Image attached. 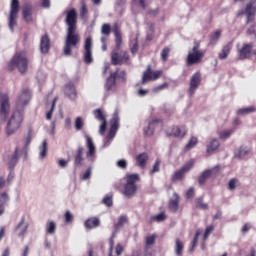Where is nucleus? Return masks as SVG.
Returning <instances> with one entry per match:
<instances>
[{"label": "nucleus", "mask_w": 256, "mask_h": 256, "mask_svg": "<svg viewBox=\"0 0 256 256\" xmlns=\"http://www.w3.org/2000/svg\"><path fill=\"white\" fill-rule=\"evenodd\" d=\"M28 68L29 60H27V57H25V54H23V52H16L7 64L8 71H15V69H18L21 75L27 73Z\"/></svg>", "instance_id": "1"}, {"label": "nucleus", "mask_w": 256, "mask_h": 256, "mask_svg": "<svg viewBox=\"0 0 256 256\" xmlns=\"http://www.w3.org/2000/svg\"><path fill=\"white\" fill-rule=\"evenodd\" d=\"M81 37L77 33V28L67 29L65 44L63 48V54L65 57H71L73 55V48L79 45Z\"/></svg>", "instance_id": "2"}, {"label": "nucleus", "mask_w": 256, "mask_h": 256, "mask_svg": "<svg viewBox=\"0 0 256 256\" xmlns=\"http://www.w3.org/2000/svg\"><path fill=\"white\" fill-rule=\"evenodd\" d=\"M141 181L139 174H128L126 175V183L124 185L123 195L127 199L135 197L137 194V182Z\"/></svg>", "instance_id": "3"}, {"label": "nucleus", "mask_w": 256, "mask_h": 256, "mask_svg": "<svg viewBox=\"0 0 256 256\" xmlns=\"http://www.w3.org/2000/svg\"><path fill=\"white\" fill-rule=\"evenodd\" d=\"M23 116V110H17L11 115L6 125L7 137H11V135H14L15 132L19 129V127H21V123H23Z\"/></svg>", "instance_id": "4"}, {"label": "nucleus", "mask_w": 256, "mask_h": 256, "mask_svg": "<svg viewBox=\"0 0 256 256\" xmlns=\"http://www.w3.org/2000/svg\"><path fill=\"white\" fill-rule=\"evenodd\" d=\"M199 47H201V43L199 41H195L194 46L192 48V52H189L187 56L188 67H191V65H197L201 63V61H203V57H205V53L199 50Z\"/></svg>", "instance_id": "5"}, {"label": "nucleus", "mask_w": 256, "mask_h": 256, "mask_svg": "<svg viewBox=\"0 0 256 256\" xmlns=\"http://www.w3.org/2000/svg\"><path fill=\"white\" fill-rule=\"evenodd\" d=\"M18 17H19V0H12L10 4V14L8 18V27L11 33H15V27H17Z\"/></svg>", "instance_id": "6"}, {"label": "nucleus", "mask_w": 256, "mask_h": 256, "mask_svg": "<svg viewBox=\"0 0 256 256\" xmlns=\"http://www.w3.org/2000/svg\"><path fill=\"white\" fill-rule=\"evenodd\" d=\"M83 61L86 65L93 63V39L91 37L85 39Z\"/></svg>", "instance_id": "7"}, {"label": "nucleus", "mask_w": 256, "mask_h": 256, "mask_svg": "<svg viewBox=\"0 0 256 256\" xmlns=\"http://www.w3.org/2000/svg\"><path fill=\"white\" fill-rule=\"evenodd\" d=\"M9 111H11V103L9 102V95H0V114L5 121L9 117Z\"/></svg>", "instance_id": "8"}, {"label": "nucleus", "mask_w": 256, "mask_h": 256, "mask_svg": "<svg viewBox=\"0 0 256 256\" xmlns=\"http://www.w3.org/2000/svg\"><path fill=\"white\" fill-rule=\"evenodd\" d=\"M85 153V148H83L82 145H79L77 149L74 152V162H73V167L74 169H81L83 165H85V157H83Z\"/></svg>", "instance_id": "9"}, {"label": "nucleus", "mask_w": 256, "mask_h": 256, "mask_svg": "<svg viewBox=\"0 0 256 256\" xmlns=\"http://www.w3.org/2000/svg\"><path fill=\"white\" fill-rule=\"evenodd\" d=\"M199 85H201V72H196L192 75L190 79L188 95L189 97H193L195 93H197V89H199Z\"/></svg>", "instance_id": "10"}, {"label": "nucleus", "mask_w": 256, "mask_h": 256, "mask_svg": "<svg viewBox=\"0 0 256 256\" xmlns=\"http://www.w3.org/2000/svg\"><path fill=\"white\" fill-rule=\"evenodd\" d=\"M117 131H119V114L115 112L110 120V129L106 139L113 141L115 135H117Z\"/></svg>", "instance_id": "11"}, {"label": "nucleus", "mask_w": 256, "mask_h": 256, "mask_svg": "<svg viewBox=\"0 0 256 256\" xmlns=\"http://www.w3.org/2000/svg\"><path fill=\"white\" fill-rule=\"evenodd\" d=\"M66 14L65 23L68 26L67 29H77V10L71 8L64 12Z\"/></svg>", "instance_id": "12"}, {"label": "nucleus", "mask_w": 256, "mask_h": 256, "mask_svg": "<svg viewBox=\"0 0 256 256\" xmlns=\"http://www.w3.org/2000/svg\"><path fill=\"white\" fill-rule=\"evenodd\" d=\"M31 99V91L29 89L23 90L22 94L19 96L16 102V109L23 111V107H25Z\"/></svg>", "instance_id": "13"}, {"label": "nucleus", "mask_w": 256, "mask_h": 256, "mask_svg": "<svg viewBox=\"0 0 256 256\" xmlns=\"http://www.w3.org/2000/svg\"><path fill=\"white\" fill-rule=\"evenodd\" d=\"M21 157V148L16 147L14 150V153H12L9 157H8V169L9 171H13L15 169V167H17V164L19 163V159Z\"/></svg>", "instance_id": "14"}, {"label": "nucleus", "mask_w": 256, "mask_h": 256, "mask_svg": "<svg viewBox=\"0 0 256 256\" xmlns=\"http://www.w3.org/2000/svg\"><path fill=\"white\" fill-rule=\"evenodd\" d=\"M118 50H114L111 53L112 65H123V63H127L129 61V54L127 51L123 52L120 56Z\"/></svg>", "instance_id": "15"}, {"label": "nucleus", "mask_w": 256, "mask_h": 256, "mask_svg": "<svg viewBox=\"0 0 256 256\" xmlns=\"http://www.w3.org/2000/svg\"><path fill=\"white\" fill-rule=\"evenodd\" d=\"M247 15V21L246 23L249 24L255 19V13H256V7L253 6V2H250L246 5L245 10H241L238 12V17L241 15Z\"/></svg>", "instance_id": "16"}, {"label": "nucleus", "mask_w": 256, "mask_h": 256, "mask_svg": "<svg viewBox=\"0 0 256 256\" xmlns=\"http://www.w3.org/2000/svg\"><path fill=\"white\" fill-rule=\"evenodd\" d=\"M192 168H193V161L187 162L184 166H182L178 171L174 173V175L172 176V181H181L185 173L191 171Z\"/></svg>", "instance_id": "17"}, {"label": "nucleus", "mask_w": 256, "mask_h": 256, "mask_svg": "<svg viewBox=\"0 0 256 256\" xmlns=\"http://www.w3.org/2000/svg\"><path fill=\"white\" fill-rule=\"evenodd\" d=\"M187 135V128L185 126H173L171 131L166 130L167 137H180L183 138Z\"/></svg>", "instance_id": "18"}, {"label": "nucleus", "mask_w": 256, "mask_h": 256, "mask_svg": "<svg viewBox=\"0 0 256 256\" xmlns=\"http://www.w3.org/2000/svg\"><path fill=\"white\" fill-rule=\"evenodd\" d=\"M51 49V39L48 34H44L40 39V52L42 55H47Z\"/></svg>", "instance_id": "19"}, {"label": "nucleus", "mask_w": 256, "mask_h": 256, "mask_svg": "<svg viewBox=\"0 0 256 256\" xmlns=\"http://www.w3.org/2000/svg\"><path fill=\"white\" fill-rule=\"evenodd\" d=\"M22 17L25 22L33 23V6L31 3H26L22 9Z\"/></svg>", "instance_id": "20"}, {"label": "nucleus", "mask_w": 256, "mask_h": 256, "mask_svg": "<svg viewBox=\"0 0 256 256\" xmlns=\"http://www.w3.org/2000/svg\"><path fill=\"white\" fill-rule=\"evenodd\" d=\"M112 31L114 33L115 44H116V48L114 51H119V49H121V45L123 43V38L121 36V30L119 29V24L115 23L112 27Z\"/></svg>", "instance_id": "21"}, {"label": "nucleus", "mask_w": 256, "mask_h": 256, "mask_svg": "<svg viewBox=\"0 0 256 256\" xmlns=\"http://www.w3.org/2000/svg\"><path fill=\"white\" fill-rule=\"evenodd\" d=\"M84 227L88 231H91V229H97V227H101V219L98 217H90L84 221Z\"/></svg>", "instance_id": "22"}, {"label": "nucleus", "mask_w": 256, "mask_h": 256, "mask_svg": "<svg viewBox=\"0 0 256 256\" xmlns=\"http://www.w3.org/2000/svg\"><path fill=\"white\" fill-rule=\"evenodd\" d=\"M253 52V43L243 44L242 48L239 50L238 56L240 59H248L251 57Z\"/></svg>", "instance_id": "23"}, {"label": "nucleus", "mask_w": 256, "mask_h": 256, "mask_svg": "<svg viewBox=\"0 0 256 256\" xmlns=\"http://www.w3.org/2000/svg\"><path fill=\"white\" fill-rule=\"evenodd\" d=\"M116 85H117V80L115 79V74L110 73L104 85V89L106 93H113V91H115Z\"/></svg>", "instance_id": "24"}, {"label": "nucleus", "mask_w": 256, "mask_h": 256, "mask_svg": "<svg viewBox=\"0 0 256 256\" xmlns=\"http://www.w3.org/2000/svg\"><path fill=\"white\" fill-rule=\"evenodd\" d=\"M86 139V147L88 151L86 152V157H93L95 153H97V150L95 148V143L93 142V138L89 135H85Z\"/></svg>", "instance_id": "25"}, {"label": "nucleus", "mask_w": 256, "mask_h": 256, "mask_svg": "<svg viewBox=\"0 0 256 256\" xmlns=\"http://www.w3.org/2000/svg\"><path fill=\"white\" fill-rule=\"evenodd\" d=\"M147 161H149V154H147V152L140 153L136 157V163L141 169L147 167Z\"/></svg>", "instance_id": "26"}, {"label": "nucleus", "mask_w": 256, "mask_h": 256, "mask_svg": "<svg viewBox=\"0 0 256 256\" xmlns=\"http://www.w3.org/2000/svg\"><path fill=\"white\" fill-rule=\"evenodd\" d=\"M221 143H219V140L217 138H213L206 146V152L208 155H211L219 149Z\"/></svg>", "instance_id": "27"}, {"label": "nucleus", "mask_w": 256, "mask_h": 256, "mask_svg": "<svg viewBox=\"0 0 256 256\" xmlns=\"http://www.w3.org/2000/svg\"><path fill=\"white\" fill-rule=\"evenodd\" d=\"M111 75H114V79L120 81V83H127V72L125 70L116 69L115 72H111Z\"/></svg>", "instance_id": "28"}, {"label": "nucleus", "mask_w": 256, "mask_h": 256, "mask_svg": "<svg viewBox=\"0 0 256 256\" xmlns=\"http://www.w3.org/2000/svg\"><path fill=\"white\" fill-rule=\"evenodd\" d=\"M64 93L67 97H69V99H75L77 97V91L75 90V84L73 83H68L66 86H65V89H64Z\"/></svg>", "instance_id": "29"}, {"label": "nucleus", "mask_w": 256, "mask_h": 256, "mask_svg": "<svg viewBox=\"0 0 256 256\" xmlns=\"http://www.w3.org/2000/svg\"><path fill=\"white\" fill-rule=\"evenodd\" d=\"M249 148L247 146H240L234 151V159H243L249 155Z\"/></svg>", "instance_id": "30"}, {"label": "nucleus", "mask_w": 256, "mask_h": 256, "mask_svg": "<svg viewBox=\"0 0 256 256\" xmlns=\"http://www.w3.org/2000/svg\"><path fill=\"white\" fill-rule=\"evenodd\" d=\"M159 123H161L160 119H154L151 122H149L148 126L144 128V134L153 135V133H155V128L157 127V125H159Z\"/></svg>", "instance_id": "31"}, {"label": "nucleus", "mask_w": 256, "mask_h": 256, "mask_svg": "<svg viewBox=\"0 0 256 256\" xmlns=\"http://www.w3.org/2000/svg\"><path fill=\"white\" fill-rule=\"evenodd\" d=\"M231 49H233L232 42H229L228 44L223 46L222 51L218 55L219 59H221V61H225V59L229 57V54L231 53Z\"/></svg>", "instance_id": "32"}, {"label": "nucleus", "mask_w": 256, "mask_h": 256, "mask_svg": "<svg viewBox=\"0 0 256 256\" xmlns=\"http://www.w3.org/2000/svg\"><path fill=\"white\" fill-rule=\"evenodd\" d=\"M125 223H129V217L127 215L120 216L117 223L114 224L115 233H119L125 226Z\"/></svg>", "instance_id": "33"}, {"label": "nucleus", "mask_w": 256, "mask_h": 256, "mask_svg": "<svg viewBox=\"0 0 256 256\" xmlns=\"http://www.w3.org/2000/svg\"><path fill=\"white\" fill-rule=\"evenodd\" d=\"M213 175V169H207L201 173V175L198 176V183L199 185H205L207 183V180L209 177Z\"/></svg>", "instance_id": "34"}, {"label": "nucleus", "mask_w": 256, "mask_h": 256, "mask_svg": "<svg viewBox=\"0 0 256 256\" xmlns=\"http://www.w3.org/2000/svg\"><path fill=\"white\" fill-rule=\"evenodd\" d=\"M175 199H171L169 201L168 207L172 213H177L179 211V194L174 193Z\"/></svg>", "instance_id": "35"}, {"label": "nucleus", "mask_w": 256, "mask_h": 256, "mask_svg": "<svg viewBox=\"0 0 256 256\" xmlns=\"http://www.w3.org/2000/svg\"><path fill=\"white\" fill-rule=\"evenodd\" d=\"M152 73L153 71H151V66H148V68L143 73L142 82H141L142 85H145L147 81H153Z\"/></svg>", "instance_id": "36"}, {"label": "nucleus", "mask_w": 256, "mask_h": 256, "mask_svg": "<svg viewBox=\"0 0 256 256\" xmlns=\"http://www.w3.org/2000/svg\"><path fill=\"white\" fill-rule=\"evenodd\" d=\"M93 115L97 121H107V118L105 117V114L103 113V110L101 108L95 109L93 111Z\"/></svg>", "instance_id": "37"}, {"label": "nucleus", "mask_w": 256, "mask_h": 256, "mask_svg": "<svg viewBox=\"0 0 256 256\" xmlns=\"http://www.w3.org/2000/svg\"><path fill=\"white\" fill-rule=\"evenodd\" d=\"M233 133H235V130H233V129L220 131L219 132V139H221L222 141H227V139H229V137H231V135Z\"/></svg>", "instance_id": "38"}, {"label": "nucleus", "mask_w": 256, "mask_h": 256, "mask_svg": "<svg viewBox=\"0 0 256 256\" xmlns=\"http://www.w3.org/2000/svg\"><path fill=\"white\" fill-rule=\"evenodd\" d=\"M57 230V224H55V221H50L46 226V232L49 235H55V231Z\"/></svg>", "instance_id": "39"}, {"label": "nucleus", "mask_w": 256, "mask_h": 256, "mask_svg": "<svg viewBox=\"0 0 256 256\" xmlns=\"http://www.w3.org/2000/svg\"><path fill=\"white\" fill-rule=\"evenodd\" d=\"M40 159L47 157V140H43L42 145L39 146Z\"/></svg>", "instance_id": "40"}, {"label": "nucleus", "mask_w": 256, "mask_h": 256, "mask_svg": "<svg viewBox=\"0 0 256 256\" xmlns=\"http://www.w3.org/2000/svg\"><path fill=\"white\" fill-rule=\"evenodd\" d=\"M175 247H176V249H175L176 255H178V256L183 255V247H184V245H183V242H181V240L179 238H177L175 240Z\"/></svg>", "instance_id": "41"}, {"label": "nucleus", "mask_w": 256, "mask_h": 256, "mask_svg": "<svg viewBox=\"0 0 256 256\" xmlns=\"http://www.w3.org/2000/svg\"><path fill=\"white\" fill-rule=\"evenodd\" d=\"M167 219L165 212H161L155 216H151V221H156V223H163Z\"/></svg>", "instance_id": "42"}, {"label": "nucleus", "mask_w": 256, "mask_h": 256, "mask_svg": "<svg viewBox=\"0 0 256 256\" xmlns=\"http://www.w3.org/2000/svg\"><path fill=\"white\" fill-rule=\"evenodd\" d=\"M102 203L106 205V207H113V194L112 193L107 194L103 198Z\"/></svg>", "instance_id": "43"}, {"label": "nucleus", "mask_w": 256, "mask_h": 256, "mask_svg": "<svg viewBox=\"0 0 256 256\" xmlns=\"http://www.w3.org/2000/svg\"><path fill=\"white\" fill-rule=\"evenodd\" d=\"M249 113H255V107L250 106V107L239 109L237 111V115H249Z\"/></svg>", "instance_id": "44"}, {"label": "nucleus", "mask_w": 256, "mask_h": 256, "mask_svg": "<svg viewBox=\"0 0 256 256\" xmlns=\"http://www.w3.org/2000/svg\"><path fill=\"white\" fill-rule=\"evenodd\" d=\"M196 207L204 211L209 209V205L203 202V197H199L196 199Z\"/></svg>", "instance_id": "45"}, {"label": "nucleus", "mask_w": 256, "mask_h": 256, "mask_svg": "<svg viewBox=\"0 0 256 256\" xmlns=\"http://www.w3.org/2000/svg\"><path fill=\"white\" fill-rule=\"evenodd\" d=\"M220 38H221V31L220 30H216L215 33H213L210 36V43H211V45H215V43H217V41H219Z\"/></svg>", "instance_id": "46"}, {"label": "nucleus", "mask_w": 256, "mask_h": 256, "mask_svg": "<svg viewBox=\"0 0 256 256\" xmlns=\"http://www.w3.org/2000/svg\"><path fill=\"white\" fill-rule=\"evenodd\" d=\"M83 118L81 116H78L76 119H75V122H74V127H75V130L76 131H81V129H83Z\"/></svg>", "instance_id": "47"}, {"label": "nucleus", "mask_w": 256, "mask_h": 256, "mask_svg": "<svg viewBox=\"0 0 256 256\" xmlns=\"http://www.w3.org/2000/svg\"><path fill=\"white\" fill-rule=\"evenodd\" d=\"M101 33L102 35H106L107 37H109V35H111V24H103L101 28Z\"/></svg>", "instance_id": "48"}, {"label": "nucleus", "mask_w": 256, "mask_h": 256, "mask_svg": "<svg viewBox=\"0 0 256 256\" xmlns=\"http://www.w3.org/2000/svg\"><path fill=\"white\" fill-rule=\"evenodd\" d=\"M195 145H197V138L196 137H192L189 140V142L186 144L185 150L186 151H191V149H193V147H195Z\"/></svg>", "instance_id": "49"}, {"label": "nucleus", "mask_w": 256, "mask_h": 256, "mask_svg": "<svg viewBox=\"0 0 256 256\" xmlns=\"http://www.w3.org/2000/svg\"><path fill=\"white\" fill-rule=\"evenodd\" d=\"M169 53H171V48L169 47H164L163 50L161 51V59L162 61H167L169 59Z\"/></svg>", "instance_id": "50"}, {"label": "nucleus", "mask_w": 256, "mask_h": 256, "mask_svg": "<svg viewBox=\"0 0 256 256\" xmlns=\"http://www.w3.org/2000/svg\"><path fill=\"white\" fill-rule=\"evenodd\" d=\"M161 171V161L156 160L152 170L150 171V175H154V173H159Z\"/></svg>", "instance_id": "51"}, {"label": "nucleus", "mask_w": 256, "mask_h": 256, "mask_svg": "<svg viewBox=\"0 0 256 256\" xmlns=\"http://www.w3.org/2000/svg\"><path fill=\"white\" fill-rule=\"evenodd\" d=\"M87 4H85V1L81 2V10H80V17L81 19H85V15H87Z\"/></svg>", "instance_id": "52"}, {"label": "nucleus", "mask_w": 256, "mask_h": 256, "mask_svg": "<svg viewBox=\"0 0 256 256\" xmlns=\"http://www.w3.org/2000/svg\"><path fill=\"white\" fill-rule=\"evenodd\" d=\"M57 102V98H54L52 101V107L49 112L46 114V119L49 121L53 117V111H55V103Z\"/></svg>", "instance_id": "53"}, {"label": "nucleus", "mask_w": 256, "mask_h": 256, "mask_svg": "<svg viewBox=\"0 0 256 256\" xmlns=\"http://www.w3.org/2000/svg\"><path fill=\"white\" fill-rule=\"evenodd\" d=\"M91 175H92V168L88 167L85 173L81 177L82 181H87L88 179H91Z\"/></svg>", "instance_id": "54"}, {"label": "nucleus", "mask_w": 256, "mask_h": 256, "mask_svg": "<svg viewBox=\"0 0 256 256\" xmlns=\"http://www.w3.org/2000/svg\"><path fill=\"white\" fill-rule=\"evenodd\" d=\"M65 223H71L73 222V214L71 211L67 210L64 215Z\"/></svg>", "instance_id": "55"}, {"label": "nucleus", "mask_w": 256, "mask_h": 256, "mask_svg": "<svg viewBox=\"0 0 256 256\" xmlns=\"http://www.w3.org/2000/svg\"><path fill=\"white\" fill-rule=\"evenodd\" d=\"M214 229H215V227H213V225L206 227V230L203 235L204 241H205V239H207V237H209V235H211V233H213Z\"/></svg>", "instance_id": "56"}, {"label": "nucleus", "mask_w": 256, "mask_h": 256, "mask_svg": "<svg viewBox=\"0 0 256 256\" xmlns=\"http://www.w3.org/2000/svg\"><path fill=\"white\" fill-rule=\"evenodd\" d=\"M195 197V188L190 187L187 191H186V199H193Z\"/></svg>", "instance_id": "57"}, {"label": "nucleus", "mask_w": 256, "mask_h": 256, "mask_svg": "<svg viewBox=\"0 0 256 256\" xmlns=\"http://www.w3.org/2000/svg\"><path fill=\"white\" fill-rule=\"evenodd\" d=\"M236 184H237V179H235V178H232L230 181H229V183H228V189L230 190V191H235V189H236Z\"/></svg>", "instance_id": "58"}, {"label": "nucleus", "mask_w": 256, "mask_h": 256, "mask_svg": "<svg viewBox=\"0 0 256 256\" xmlns=\"http://www.w3.org/2000/svg\"><path fill=\"white\" fill-rule=\"evenodd\" d=\"M105 131H107V120L103 121L100 125V129H99L100 135H105Z\"/></svg>", "instance_id": "59"}, {"label": "nucleus", "mask_w": 256, "mask_h": 256, "mask_svg": "<svg viewBox=\"0 0 256 256\" xmlns=\"http://www.w3.org/2000/svg\"><path fill=\"white\" fill-rule=\"evenodd\" d=\"M247 34L248 35H254L255 40H256V25H252L247 29Z\"/></svg>", "instance_id": "60"}, {"label": "nucleus", "mask_w": 256, "mask_h": 256, "mask_svg": "<svg viewBox=\"0 0 256 256\" xmlns=\"http://www.w3.org/2000/svg\"><path fill=\"white\" fill-rule=\"evenodd\" d=\"M117 167L120 169H127V160L121 159L117 162Z\"/></svg>", "instance_id": "61"}, {"label": "nucleus", "mask_w": 256, "mask_h": 256, "mask_svg": "<svg viewBox=\"0 0 256 256\" xmlns=\"http://www.w3.org/2000/svg\"><path fill=\"white\" fill-rule=\"evenodd\" d=\"M147 13L150 17H157L159 15V8L150 9Z\"/></svg>", "instance_id": "62"}, {"label": "nucleus", "mask_w": 256, "mask_h": 256, "mask_svg": "<svg viewBox=\"0 0 256 256\" xmlns=\"http://www.w3.org/2000/svg\"><path fill=\"white\" fill-rule=\"evenodd\" d=\"M154 244H155V235L146 237V245H154Z\"/></svg>", "instance_id": "63"}, {"label": "nucleus", "mask_w": 256, "mask_h": 256, "mask_svg": "<svg viewBox=\"0 0 256 256\" xmlns=\"http://www.w3.org/2000/svg\"><path fill=\"white\" fill-rule=\"evenodd\" d=\"M161 71H154L152 72V81H157V79H159V77H161Z\"/></svg>", "instance_id": "64"}]
</instances>
